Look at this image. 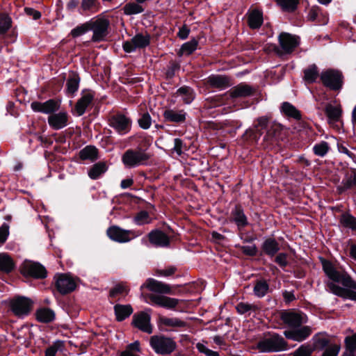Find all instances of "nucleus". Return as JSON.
Wrapping results in <instances>:
<instances>
[{
  "label": "nucleus",
  "instance_id": "obj_1",
  "mask_svg": "<svg viewBox=\"0 0 356 356\" xmlns=\"http://www.w3.org/2000/svg\"><path fill=\"white\" fill-rule=\"evenodd\" d=\"M322 266L329 279L326 284L329 291L343 299L356 301V292L350 290H356V281L353 280L346 271L338 269L330 261L323 259Z\"/></svg>",
  "mask_w": 356,
  "mask_h": 356
},
{
  "label": "nucleus",
  "instance_id": "obj_2",
  "mask_svg": "<svg viewBox=\"0 0 356 356\" xmlns=\"http://www.w3.org/2000/svg\"><path fill=\"white\" fill-rule=\"evenodd\" d=\"M280 318L288 327L283 332L287 339L300 343L307 340L313 332L311 326L303 325L307 323L308 318L302 312L285 310L281 313Z\"/></svg>",
  "mask_w": 356,
  "mask_h": 356
},
{
  "label": "nucleus",
  "instance_id": "obj_3",
  "mask_svg": "<svg viewBox=\"0 0 356 356\" xmlns=\"http://www.w3.org/2000/svg\"><path fill=\"white\" fill-rule=\"evenodd\" d=\"M288 343L279 334L268 332L257 343V349L261 353H274L286 350Z\"/></svg>",
  "mask_w": 356,
  "mask_h": 356
},
{
  "label": "nucleus",
  "instance_id": "obj_4",
  "mask_svg": "<svg viewBox=\"0 0 356 356\" xmlns=\"http://www.w3.org/2000/svg\"><path fill=\"white\" fill-rule=\"evenodd\" d=\"M149 344L156 353L161 355H170L177 348V343L173 339L163 335L151 337Z\"/></svg>",
  "mask_w": 356,
  "mask_h": 356
},
{
  "label": "nucleus",
  "instance_id": "obj_5",
  "mask_svg": "<svg viewBox=\"0 0 356 356\" xmlns=\"http://www.w3.org/2000/svg\"><path fill=\"white\" fill-rule=\"evenodd\" d=\"M150 155L142 149H129L122 156V161L127 168H136L147 163Z\"/></svg>",
  "mask_w": 356,
  "mask_h": 356
},
{
  "label": "nucleus",
  "instance_id": "obj_6",
  "mask_svg": "<svg viewBox=\"0 0 356 356\" xmlns=\"http://www.w3.org/2000/svg\"><path fill=\"white\" fill-rule=\"evenodd\" d=\"M90 31H92V41L99 42L106 38L110 25L109 20L102 16H97L89 20Z\"/></svg>",
  "mask_w": 356,
  "mask_h": 356
},
{
  "label": "nucleus",
  "instance_id": "obj_7",
  "mask_svg": "<svg viewBox=\"0 0 356 356\" xmlns=\"http://www.w3.org/2000/svg\"><path fill=\"white\" fill-rule=\"evenodd\" d=\"M320 78L322 83L330 90H339L342 88L343 77L339 70L334 69L323 70L320 74Z\"/></svg>",
  "mask_w": 356,
  "mask_h": 356
},
{
  "label": "nucleus",
  "instance_id": "obj_8",
  "mask_svg": "<svg viewBox=\"0 0 356 356\" xmlns=\"http://www.w3.org/2000/svg\"><path fill=\"white\" fill-rule=\"evenodd\" d=\"M131 120L122 113H116L109 117L108 124L120 135L128 134L131 129Z\"/></svg>",
  "mask_w": 356,
  "mask_h": 356
},
{
  "label": "nucleus",
  "instance_id": "obj_9",
  "mask_svg": "<svg viewBox=\"0 0 356 356\" xmlns=\"http://www.w3.org/2000/svg\"><path fill=\"white\" fill-rule=\"evenodd\" d=\"M278 41L281 49H277L278 54H290L300 44V38L288 33H281L278 36Z\"/></svg>",
  "mask_w": 356,
  "mask_h": 356
},
{
  "label": "nucleus",
  "instance_id": "obj_10",
  "mask_svg": "<svg viewBox=\"0 0 356 356\" xmlns=\"http://www.w3.org/2000/svg\"><path fill=\"white\" fill-rule=\"evenodd\" d=\"M21 273L25 276L42 279L47 276L45 268L38 262L25 261L21 266Z\"/></svg>",
  "mask_w": 356,
  "mask_h": 356
},
{
  "label": "nucleus",
  "instance_id": "obj_11",
  "mask_svg": "<svg viewBox=\"0 0 356 356\" xmlns=\"http://www.w3.org/2000/svg\"><path fill=\"white\" fill-rule=\"evenodd\" d=\"M10 307L17 316H26L31 309L32 301L24 297H17L10 300Z\"/></svg>",
  "mask_w": 356,
  "mask_h": 356
},
{
  "label": "nucleus",
  "instance_id": "obj_12",
  "mask_svg": "<svg viewBox=\"0 0 356 356\" xmlns=\"http://www.w3.org/2000/svg\"><path fill=\"white\" fill-rule=\"evenodd\" d=\"M150 43V36L149 34H136L129 41H126L123 44V49L125 52L131 53L136 49H142L147 47Z\"/></svg>",
  "mask_w": 356,
  "mask_h": 356
},
{
  "label": "nucleus",
  "instance_id": "obj_13",
  "mask_svg": "<svg viewBox=\"0 0 356 356\" xmlns=\"http://www.w3.org/2000/svg\"><path fill=\"white\" fill-rule=\"evenodd\" d=\"M55 279L56 289L63 295L70 293L76 289L74 280L67 274L58 275Z\"/></svg>",
  "mask_w": 356,
  "mask_h": 356
},
{
  "label": "nucleus",
  "instance_id": "obj_14",
  "mask_svg": "<svg viewBox=\"0 0 356 356\" xmlns=\"http://www.w3.org/2000/svg\"><path fill=\"white\" fill-rule=\"evenodd\" d=\"M108 236L113 241L118 243H126L134 238L131 230H125L118 226H111L107 229Z\"/></svg>",
  "mask_w": 356,
  "mask_h": 356
},
{
  "label": "nucleus",
  "instance_id": "obj_15",
  "mask_svg": "<svg viewBox=\"0 0 356 356\" xmlns=\"http://www.w3.org/2000/svg\"><path fill=\"white\" fill-rule=\"evenodd\" d=\"M59 107V103L54 99H49L44 102H33L31 104V108L33 111L51 115L58 111Z\"/></svg>",
  "mask_w": 356,
  "mask_h": 356
},
{
  "label": "nucleus",
  "instance_id": "obj_16",
  "mask_svg": "<svg viewBox=\"0 0 356 356\" xmlns=\"http://www.w3.org/2000/svg\"><path fill=\"white\" fill-rule=\"evenodd\" d=\"M145 287L149 291L161 293V294H172L171 286L165 283L158 281L153 278H148L145 284L141 286V288Z\"/></svg>",
  "mask_w": 356,
  "mask_h": 356
},
{
  "label": "nucleus",
  "instance_id": "obj_17",
  "mask_svg": "<svg viewBox=\"0 0 356 356\" xmlns=\"http://www.w3.org/2000/svg\"><path fill=\"white\" fill-rule=\"evenodd\" d=\"M149 298L153 304L168 309H175L179 302L177 298L156 294H150Z\"/></svg>",
  "mask_w": 356,
  "mask_h": 356
},
{
  "label": "nucleus",
  "instance_id": "obj_18",
  "mask_svg": "<svg viewBox=\"0 0 356 356\" xmlns=\"http://www.w3.org/2000/svg\"><path fill=\"white\" fill-rule=\"evenodd\" d=\"M132 323L136 327L145 332L150 334L152 332L150 325V316L145 312H142L134 314Z\"/></svg>",
  "mask_w": 356,
  "mask_h": 356
},
{
  "label": "nucleus",
  "instance_id": "obj_19",
  "mask_svg": "<svg viewBox=\"0 0 356 356\" xmlns=\"http://www.w3.org/2000/svg\"><path fill=\"white\" fill-rule=\"evenodd\" d=\"M68 118L67 112L61 111L50 115L48 117V123L52 129L59 130L67 125Z\"/></svg>",
  "mask_w": 356,
  "mask_h": 356
},
{
  "label": "nucleus",
  "instance_id": "obj_20",
  "mask_svg": "<svg viewBox=\"0 0 356 356\" xmlns=\"http://www.w3.org/2000/svg\"><path fill=\"white\" fill-rule=\"evenodd\" d=\"M94 94L90 91H83L81 98L77 101L74 106V112L78 116L84 114L88 106L92 103Z\"/></svg>",
  "mask_w": 356,
  "mask_h": 356
},
{
  "label": "nucleus",
  "instance_id": "obj_21",
  "mask_svg": "<svg viewBox=\"0 0 356 356\" xmlns=\"http://www.w3.org/2000/svg\"><path fill=\"white\" fill-rule=\"evenodd\" d=\"M149 242L155 246L167 247L170 243L168 236L160 230H153L148 234Z\"/></svg>",
  "mask_w": 356,
  "mask_h": 356
},
{
  "label": "nucleus",
  "instance_id": "obj_22",
  "mask_svg": "<svg viewBox=\"0 0 356 356\" xmlns=\"http://www.w3.org/2000/svg\"><path fill=\"white\" fill-rule=\"evenodd\" d=\"M231 220L234 222L238 229L248 225V221L241 205H236L231 211Z\"/></svg>",
  "mask_w": 356,
  "mask_h": 356
},
{
  "label": "nucleus",
  "instance_id": "obj_23",
  "mask_svg": "<svg viewBox=\"0 0 356 356\" xmlns=\"http://www.w3.org/2000/svg\"><path fill=\"white\" fill-rule=\"evenodd\" d=\"M254 89L246 83H240L230 90V96L232 98L245 97L252 95Z\"/></svg>",
  "mask_w": 356,
  "mask_h": 356
},
{
  "label": "nucleus",
  "instance_id": "obj_24",
  "mask_svg": "<svg viewBox=\"0 0 356 356\" xmlns=\"http://www.w3.org/2000/svg\"><path fill=\"white\" fill-rule=\"evenodd\" d=\"M207 83L219 90H224L230 86L228 77L222 75H211L207 79Z\"/></svg>",
  "mask_w": 356,
  "mask_h": 356
},
{
  "label": "nucleus",
  "instance_id": "obj_25",
  "mask_svg": "<svg viewBox=\"0 0 356 356\" xmlns=\"http://www.w3.org/2000/svg\"><path fill=\"white\" fill-rule=\"evenodd\" d=\"M100 9L98 0H81L79 13L81 15H90L97 13Z\"/></svg>",
  "mask_w": 356,
  "mask_h": 356
},
{
  "label": "nucleus",
  "instance_id": "obj_26",
  "mask_svg": "<svg viewBox=\"0 0 356 356\" xmlns=\"http://www.w3.org/2000/svg\"><path fill=\"white\" fill-rule=\"evenodd\" d=\"M325 113L330 123L337 122L339 121L342 115L341 106L327 104L325 108Z\"/></svg>",
  "mask_w": 356,
  "mask_h": 356
},
{
  "label": "nucleus",
  "instance_id": "obj_27",
  "mask_svg": "<svg viewBox=\"0 0 356 356\" xmlns=\"http://www.w3.org/2000/svg\"><path fill=\"white\" fill-rule=\"evenodd\" d=\"M248 23L252 29H259L263 24V13L258 9H254L248 13Z\"/></svg>",
  "mask_w": 356,
  "mask_h": 356
},
{
  "label": "nucleus",
  "instance_id": "obj_28",
  "mask_svg": "<svg viewBox=\"0 0 356 356\" xmlns=\"http://www.w3.org/2000/svg\"><path fill=\"white\" fill-rule=\"evenodd\" d=\"M356 186V170H353L346 175L337 190L340 193Z\"/></svg>",
  "mask_w": 356,
  "mask_h": 356
},
{
  "label": "nucleus",
  "instance_id": "obj_29",
  "mask_svg": "<svg viewBox=\"0 0 356 356\" xmlns=\"http://www.w3.org/2000/svg\"><path fill=\"white\" fill-rule=\"evenodd\" d=\"M186 113L183 111H176L173 109H167L163 112L165 120L171 122H182L186 120Z\"/></svg>",
  "mask_w": 356,
  "mask_h": 356
},
{
  "label": "nucleus",
  "instance_id": "obj_30",
  "mask_svg": "<svg viewBox=\"0 0 356 356\" xmlns=\"http://www.w3.org/2000/svg\"><path fill=\"white\" fill-rule=\"evenodd\" d=\"M81 79L78 74L72 72L66 82V92L69 95H74L79 88Z\"/></svg>",
  "mask_w": 356,
  "mask_h": 356
},
{
  "label": "nucleus",
  "instance_id": "obj_31",
  "mask_svg": "<svg viewBox=\"0 0 356 356\" xmlns=\"http://www.w3.org/2000/svg\"><path fill=\"white\" fill-rule=\"evenodd\" d=\"M114 312L118 321H122L133 313V308L130 305L117 304L114 306Z\"/></svg>",
  "mask_w": 356,
  "mask_h": 356
},
{
  "label": "nucleus",
  "instance_id": "obj_32",
  "mask_svg": "<svg viewBox=\"0 0 356 356\" xmlns=\"http://www.w3.org/2000/svg\"><path fill=\"white\" fill-rule=\"evenodd\" d=\"M262 250L264 253L273 257L279 251V244L274 238H267L262 244Z\"/></svg>",
  "mask_w": 356,
  "mask_h": 356
},
{
  "label": "nucleus",
  "instance_id": "obj_33",
  "mask_svg": "<svg viewBox=\"0 0 356 356\" xmlns=\"http://www.w3.org/2000/svg\"><path fill=\"white\" fill-rule=\"evenodd\" d=\"M339 224L344 228L356 231V218L350 213L346 212L340 216Z\"/></svg>",
  "mask_w": 356,
  "mask_h": 356
},
{
  "label": "nucleus",
  "instance_id": "obj_34",
  "mask_svg": "<svg viewBox=\"0 0 356 356\" xmlns=\"http://www.w3.org/2000/svg\"><path fill=\"white\" fill-rule=\"evenodd\" d=\"M13 259L6 253H0V270L10 273L15 268Z\"/></svg>",
  "mask_w": 356,
  "mask_h": 356
},
{
  "label": "nucleus",
  "instance_id": "obj_35",
  "mask_svg": "<svg viewBox=\"0 0 356 356\" xmlns=\"http://www.w3.org/2000/svg\"><path fill=\"white\" fill-rule=\"evenodd\" d=\"M314 348L324 349L330 343L328 335L323 332H319L312 337Z\"/></svg>",
  "mask_w": 356,
  "mask_h": 356
},
{
  "label": "nucleus",
  "instance_id": "obj_36",
  "mask_svg": "<svg viewBox=\"0 0 356 356\" xmlns=\"http://www.w3.org/2000/svg\"><path fill=\"white\" fill-rule=\"evenodd\" d=\"M304 80L307 83H312L316 81L319 76V71L318 67L315 64L310 65L304 70Z\"/></svg>",
  "mask_w": 356,
  "mask_h": 356
},
{
  "label": "nucleus",
  "instance_id": "obj_37",
  "mask_svg": "<svg viewBox=\"0 0 356 356\" xmlns=\"http://www.w3.org/2000/svg\"><path fill=\"white\" fill-rule=\"evenodd\" d=\"M36 319L39 322L49 323L55 318L54 312L48 308H40L36 311Z\"/></svg>",
  "mask_w": 356,
  "mask_h": 356
},
{
  "label": "nucleus",
  "instance_id": "obj_38",
  "mask_svg": "<svg viewBox=\"0 0 356 356\" xmlns=\"http://www.w3.org/2000/svg\"><path fill=\"white\" fill-rule=\"evenodd\" d=\"M107 170V166L104 162H98L94 164L88 171V176L92 179H97Z\"/></svg>",
  "mask_w": 356,
  "mask_h": 356
},
{
  "label": "nucleus",
  "instance_id": "obj_39",
  "mask_svg": "<svg viewBox=\"0 0 356 356\" xmlns=\"http://www.w3.org/2000/svg\"><path fill=\"white\" fill-rule=\"evenodd\" d=\"M79 157L82 160H96L98 157L97 149L93 146H86L79 152Z\"/></svg>",
  "mask_w": 356,
  "mask_h": 356
},
{
  "label": "nucleus",
  "instance_id": "obj_40",
  "mask_svg": "<svg viewBox=\"0 0 356 356\" xmlns=\"http://www.w3.org/2000/svg\"><path fill=\"white\" fill-rule=\"evenodd\" d=\"M269 285L264 280H258L256 282L253 292L254 294L258 298L264 297L268 292Z\"/></svg>",
  "mask_w": 356,
  "mask_h": 356
},
{
  "label": "nucleus",
  "instance_id": "obj_41",
  "mask_svg": "<svg viewBox=\"0 0 356 356\" xmlns=\"http://www.w3.org/2000/svg\"><path fill=\"white\" fill-rule=\"evenodd\" d=\"M197 45L198 42L195 39L183 44L178 52V56L191 55L197 49Z\"/></svg>",
  "mask_w": 356,
  "mask_h": 356
},
{
  "label": "nucleus",
  "instance_id": "obj_42",
  "mask_svg": "<svg viewBox=\"0 0 356 356\" xmlns=\"http://www.w3.org/2000/svg\"><path fill=\"white\" fill-rule=\"evenodd\" d=\"M160 322L165 326L172 327H184L186 325V323L179 318L173 317H161Z\"/></svg>",
  "mask_w": 356,
  "mask_h": 356
},
{
  "label": "nucleus",
  "instance_id": "obj_43",
  "mask_svg": "<svg viewBox=\"0 0 356 356\" xmlns=\"http://www.w3.org/2000/svg\"><path fill=\"white\" fill-rule=\"evenodd\" d=\"M282 111L288 117H291L296 120H300L301 118L300 111L289 102H284L282 104Z\"/></svg>",
  "mask_w": 356,
  "mask_h": 356
},
{
  "label": "nucleus",
  "instance_id": "obj_44",
  "mask_svg": "<svg viewBox=\"0 0 356 356\" xmlns=\"http://www.w3.org/2000/svg\"><path fill=\"white\" fill-rule=\"evenodd\" d=\"M276 1L282 10L289 13L296 10L299 3V0H276Z\"/></svg>",
  "mask_w": 356,
  "mask_h": 356
},
{
  "label": "nucleus",
  "instance_id": "obj_45",
  "mask_svg": "<svg viewBox=\"0 0 356 356\" xmlns=\"http://www.w3.org/2000/svg\"><path fill=\"white\" fill-rule=\"evenodd\" d=\"M177 92L183 97V101L185 104H188L191 103L194 99L193 90L188 86L181 87Z\"/></svg>",
  "mask_w": 356,
  "mask_h": 356
},
{
  "label": "nucleus",
  "instance_id": "obj_46",
  "mask_svg": "<svg viewBox=\"0 0 356 356\" xmlns=\"http://www.w3.org/2000/svg\"><path fill=\"white\" fill-rule=\"evenodd\" d=\"M330 149L329 144L326 141H321L313 147V152L315 155L323 157Z\"/></svg>",
  "mask_w": 356,
  "mask_h": 356
},
{
  "label": "nucleus",
  "instance_id": "obj_47",
  "mask_svg": "<svg viewBox=\"0 0 356 356\" xmlns=\"http://www.w3.org/2000/svg\"><path fill=\"white\" fill-rule=\"evenodd\" d=\"M144 9L137 3H128L124 8V13L127 15H136L143 12Z\"/></svg>",
  "mask_w": 356,
  "mask_h": 356
},
{
  "label": "nucleus",
  "instance_id": "obj_48",
  "mask_svg": "<svg viewBox=\"0 0 356 356\" xmlns=\"http://www.w3.org/2000/svg\"><path fill=\"white\" fill-rule=\"evenodd\" d=\"M134 220L136 225H143L150 223L152 219L147 211H140L136 215Z\"/></svg>",
  "mask_w": 356,
  "mask_h": 356
},
{
  "label": "nucleus",
  "instance_id": "obj_49",
  "mask_svg": "<svg viewBox=\"0 0 356 356\" xmlns=\"http://www.w3.org/2000/svg\"><path fill=\"white\" fill-rule=\"evenodd\" d=\"M12 26V19L6 14H0V34H5Z\"/></svg>",
  "mask_w": 356,
  "mask_h": 356
},
{
  "label": "nucleus",
  "instance_id": "obj_50",
  "mask_svg": "<svg viewBox=\"0 0 356 356\" xmlns=\"http://www.w3.org/2000/svg\"><path fill=\"white\" fill-rule=\"evenodd\" d=\"M64 348V342L60 340L55 341L51 346L47 348L44 353V356H56L58 350Z\"/></svg>",
  "mask_w": 356,
  "mask_h": 356
},
{
  "label": "nucleus",
  "instance_id": "obj_51",
  "mask_svg": "<svg viewBox=\"0 0 356 356\" xmlns=\"http://www.w3.org/2000/svg\"><path fill=\"white\" fill-rule=\"evenodd\" d=\"M314 350L312 346L302 344L293 353L292 356H311Z\"/></svg>",
  "mask_w": 356,
  "mask_h": 356
},
{
  "label": "nucleus",
  "instance_id": "obj_52",
  "mask_svg": "<svg viewBox=\"0 0 356 356\" xmlns=\"http://www.w3.org/2000/svg\"><path fill=\"white\" fill-rule=\"evenodd\" d=\"M89 25H90L89 21H88L83 24H81L76 26L74 29H73L71 31L70 35L73 38H77V37H79V36L85 34L86 33H87L88 31H90Z\"/></svg>",
  "mask_w": 356,
  "mask_h": 356
},
{
  "label": "nucleus",
  "instance_id": "obj_53",
  "mask_svg": "<svg viewBox=\"0 0 356 356\" xmlns=\"http://www.w3.org/2000/svg\"><path fill=\"white\" fill-rule=\"evenodd\" d=\"M129 290V288L124 284H117L113 289L111 290L110 296L112 298H115L118 295H126L128 293Z\"/></svg>",
  "mask_w": 356,
  "mask_h": 356
},
{
  "label": "nucleus",
  "instance_id": "obj_54",
  "mask_svg": "<svg viewBox=\"0 0 356 356\" xmlns=\"http://www.w3.org/2000/svg\"><path fill=\"white\" fill-rule=\"evenodd\" d=\"M195 347L200 353H203L206 356H219V353L217 351L208 348L204 343L198 342L196 343Z\"/></svg>",
  "mask_w": 356,
  "mask_h": 356
},
{
  "label": "nucleus",
  "instance_id": "obj_55",
  "mask_svg": "<svg viewBox=\"0 0 356 356\" xmlns=\"http://www.w3.org/2000/svg\"><path fill=\"white\" fill-rule=\"evenodd\" d=\"M346 350L355 353L356 350V333L352 336H348L345 338L344 340Z\"/></svg>",
  "mask_w": 356,
  "mask_h": 356
},
{
  "label": "nucleus",
  "instance_id": "obj_56",
  "mask_svg": "<svg viewBox=\"0 0 356 356\" xmlns=\"http://www.w3.org/2000/svg\"><path fill=\"white\" fill-rule=\"evenodd\" d=\"M139 126L143 129H147L152 124V118L148 113H145L138 120Z\"/></svg>",
  "mask_w": 356,
  "mask_h": 356
},
{
  "label": "nucleus",
  "instance_id": "obj_57",
  "mask_svg": "<svg viewBox=\"0 0 356 356\" xmlns=\"http://www.w3.org/2000/svg\"><path fill=\"white\" fill-rule=\"evenodd\" d=\"M177 268L175 266H168L164 269H156L154 275L159 277H169L175 273Z\"/></svg>",
  "mask_w": 356,
  "mask_h": 356
},
{
  "label": "nucleus",
  "instance_id": "obj_58",
  "mask_svg": "<svg viewBox=\"0 0 356 356\" xmlns=\"http://www.w3.org/2000/svg\"><path fill=\"white\" fill-rule=\"evenodd\" d=\"M341 349L340 345L331 344L322 354V356H337Z\"/></svg>",
  "mask_w": 356,
  "mask_h": 356
},
{
  "label": "nucleus",
  "instance_id": "obj_59",
  "mask_svg": "<svg viewBox=\"0 0 356 356\" xmlns=\"http://www.w3.org/2000/svg\"><path fill=\"white\" fill-rule=\"evenodd\" d=\"M9 236V225L7 223H3L0 227V245L3 244Z\"/></svg>",
  "mask_w": 356,
  "mask_h": 356
},
{
  "label": "nucleus",
  "instance_id": "obj_60",
  "mask_svg": "<svg viewBox=\"0 0 356 356\" xmlns=\"http://www.w3.org/2000/svg\"><path fill=\"white\" fill-rule=\"evenodd\" d=\"M236 309L239 314H243L249 311L254 310L255 306L246 302H240L236 305Z\"/></svg>",
  "mask_w": 356,
  "mask_h": 356
},
{
  "label": "nucleus",
  "instance_id": "obj_61",
  "mask_svg": "<svg viewBox=\"0 0 356 356\" xmlns=\"http://www.w3.org/2000/svg\"><path fill=\"white\" fill-rule=\"evenodd\" d=\"M241 250L243 254L248 256H254L257 254V248L254 244L250 245H243Z\"/></svg>",
  "mask_w": 356,
  "mask_h": 356
},
{
  "label": "nucleus",
  "instance_id": "obj_62",
  "mask_svg": "<svg viewBox=\"0 0 356 356\" xmlns=\"http://www.w3.org/2000/svg\"><path fill=\"white\" fill-rule=\"evenodd\" d=\"M185 149L183 141L180 138H175L174 141L173 151L180 156Z\"/></svg>",
  "mask_w": 356,
  "mask_h": 356
},
{
  "label": "nucleus",
  "instance_id": "obj_63",
  "mask_svg": "<svg viewBox=\"0 0 356 356\" xmlns=\"http://www.w3.org/2000/svg\"><path fill=\"white\" fill-rule=\"evenodd\" d=\"M275 261L281 267H285L288 264L287 254L285 253H280L276 256Z\"/></svg>",
  "mask_w": 356,
  "mask_h": 356
},
{
  "label": "nucleus",
  "instance_id": "obj_64",
  "mask_svg": "<svg viewBox=\"0 0 356 356\" xmlns=\"http://www.w3.org/2000/svg\"><path fill=\"white\" fill-rule=\"evenodd\" d=\"M319 13V9L318 7H312L308 13L307 19L309 21L314 22L316 19Z\"/></svg>",
  "mask_w": 356,
  "mask_h": 356
}]
</instances>
